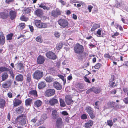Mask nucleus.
<instances>
[{
    "instance_id": "nucleus-27",
    "label": "nucleus",
    "mask_w": 128,
    "mask_h": 128,
    "mask_svg": "<svg viewBox=\"0 0 128 128\" xmlns=\"http://www.w3.org/2000/svg\"><path fill=\"white\" fill-rule=\"evenodd\" d=\"M100 24L95 23L94 24L91 29L90 30L91 32H93L96 29L100 27Z\"/></svg>"
},
{
    "instance_id": "nucleus-18",
    "label": "nucleus",
    "mask_w": 128,
    "mask_h": 128,
    "mask_svg": "<svg viewBox=\"0 0 128 128\" xmlns=\"http://www.w3.org/2000/svg\"><path fill=\"white\" fill-rule=\"evenodd\" d=\"M20 99L15 98L14 99V101L13 102V106L14 107H16L19 105L22 102V101L20 100Z\"/></svg>"
},
{
    "instance_id": "nucleus-16",
    "label": "nucleus",
    "mask_w": 128,
    "mask_h": 128,
    "mask_svg": "<svg viewBox=\"0 0 128 128\" xmlns=\"http://www.w3.org/2000/svg\"><path fill=\"white\" fill-rule=\"evenodd\" d=\"M29 94L30 95L29 96H30L32 98V96H33L35 98H36L38 96V95L36 90H30L29 92Z\"/></svg>"
},
{
    "instance_id": "nucleus-46",
    "label": "nucleus",
    "mask_w": 128,
    "mask_h": 128,
    "mask_svg": "<svg viewBox=\"0 0 128 128\" xmlns=\"http://www.w3.org/2000/svg\"><path fill=\"white\" fill-rule=\"evenodd\" d=\"M13 35L12 33H10L8 34L6 36V38L7 40H10L12 39V38Z\"/></svg>"
},
{
    "instance_id": "nucleus-17",
    "label": "nucleus",
    "mask_w": 128,
    "mask_h": 128,
    "mask_svg": "<svg viewBox=\"0 0 128 128\" xmlns=\"http://www.w3.org/2000/svg\"><path fill=\"white\" fill-rule=\"evenodd\" d=\"M24 110V108L23 106H20L16 109L15 111L17 114H22Z\"/></svg>"
},
{
    "instance_id": "nucleus-33",
    "label": "nucleus",
    "mask_w": 128,
    "mask_h": 128,
    "mask_svg": "<svg viewBox=\"0 0 128 128\" xmlns=\"http://www.w3.org/2000/svg\"><path fill=\"white\" fill-rule=\"evenodd\" d=\"M8 77V74L7 72H4L2 76V81H4L7 79Z\"/></svg>"
},
{
    "instance_id": "nucleus-9",
    "label": "nucleus",
    "mask_w": 128,
    "mask_h": 128,
    "mask_svg": "<svg viewBox=\"0 0 128 128\" xmlns=\"http://www.w3.org/2000/svg\"><path fill=\"white\" fill-rule=\"evenodd\" d=\"M58 98L56 96H54L49 101V104L52 106H53L57 104L58 102Z\"/></svg>"
},
{
    "instance_id": "nucleus-25",
    "label": "nucleus",
    "mask_w": 128,
    "mask_h": 128,
    "mask_svg": "<svg viewBox=\"0 0 128 128\" xmlns=\"http://www.w3.org/2000/svg\"><path fill=\"white\" fill-rule=\"evenodd\" d=\"M42 103V102L40 100H37L34 102V106L38 108L41 106Z\"/></svg>"
},
{
    "instance_id": "nucleus-59",
    "label": "nucleus",
    "mask_w": 128,
    "mask_h": 128,
    "mask_svg": "<svg viewBox=\"0 0 128 128\" xmlns=\"http://www.w3.org/2000/svg\"><path fill=\"white\" fill-rule=\"evenodd\" d=\"M98 101H96L95 102V105L96 106H94V108L96 109H99V108L98 107L99 106L98 103L99 102Z\"/></svg>"
},
{
    "instance_id": "nucleus-5",
    "label": "nucleus",
    "mask_w": 128,
    "mask_h": 128,
    "mask_svg": "<svg viewBox=\"0 0 128 128\" xmlns=\"http://www.w3.org/2000/svg\"><path fill=\"white\" fill-rule=\"evenodd\" d=\"M34 23L36 26L39 28H45L47 26V24L45 23L41 22L40 20H34Z\"/></svg>"
},
{
    "instance_id": "nucleus-12",
    "label": "nucleus",
    "mask_w": 128,
    "mask_h": 128,
    "mask_svg": "<svg viewBox=\"0 0 128 128\" xmlns=\"http://www.w3.org/2000/svg\"><path fill=\"white\" fill-rule=\"evenodd\" d=\"M65 101L66 104L70 105L73 102L72 97L68 95H66L65 97Z\"/></svg>"
},
{
    "instance_id": "nucleus-19",
    "label": "nucleus",
    "mask_w": 128,
    "mask_h": 128,
    "mask_svg": "<svg viewBox=\"0 0 128 128\" xmlns=\"http://www.w3.org/2000/svg\"><path fill=\"white\" fill-rule=\"evenodd\" d=\"M46 82L44 81H40L38 84V86L39 89H42L45 88L46 86Z\"/></svg>"
},
{
    "instance_id": "nucleus-41",
    "label": "nucleus",
    "mask_w": 128,
    "mask_h": 128,
    "mask_svg": "<svg viewBox=\"0 0 128 128\" xmlns=\"http://www.w3.org/2000/svg\"><path fill=\"white\" fill-rule=\"evenodd\" d=\"M93 91L96 94H98L100 92V90L99 88H97L92 87Z\"/></svg>"
},
{
    "instance_id": "nucleus-50",
    "label": "nucleus",
    "mask_w": 128,
    "mask_h": 128,
    "mask_svg": "<svg viewBox=\"0 0 128 128\" xmlns=\"http://www.w3.org/2000/svg\"><path fill=\"white\" fill-rule=\"evenodd\" d=\"M122 3L121 2H119L118 1H116L115 6L116 7L118 8L120 6L122 5Z\"/></svg>"
},
{
    "instance_id": "nucleus-30",
    "label": "nucleus",
    "mask_w": 128,
    "mask_h": 128,
    "mask_svg": "<svg viewBox=\"0 0 128 128\" xmlns=\"http://www.w3.org/2000/svg\"><path fill=\"white\" fill-rule=\"evenodd\" d=\"M47 118V116L46 114H43L41 116L40 119V122H43Z\"/></svg>"
},
{
    "instance_id": "nucleus-64",
    "label": "nucleus",
    "mask_w": 128,
    "mask_h": 128,
    "mask_svg": "<svg viewBox=\"0 0 128 128\" xmlns=\"http://www.w3.org/2000/svg\"><path fill=\"white\" fill-rule=\"evenodd\" d=\"M124 102L126 104H128V97H127L124 98Z\"/></svg>"
},
{
    "instance_id": "nucleus-28",
    "label": "nucleus",
    "mask_w": 128,
    "mask_h": 128,
    "mask_svg": "<svg viewBox=\"0 0 128 128\" xmlns=\"http://www.w3.org/2000/svg\"><path fill=\"white\" fill-rule=\"evenodd\" d=\"M32 102V100L30 98H28L25 100V105L26 106H30Z\"/></svg>"
},
{
    "instance_id": "nucleus-14",
    "label": "nucleus",
    "mask_w": 128,
    "mask_h": 128,
    "mask_svg": "<svg viewBox=\"0 0 128 128\" xmlns=\"http://www.w3.org/2000/svg\"><path fill=\"white\" fill-rule=\"evenodd\" d=\"M63 122L62 119L60 117L58 118L56 121V125L58 128H60L62 126Z\"/></svg>"
},
{
    "instance_id": "nucleus-4",
    "label": "nucleus",
    "mask_w": 128,
    "mask_h": 128,
    "mask_svg": "<svg viewBox=\"0 0 128 128\" xmlns=\"http://www.w3.org/2000/svg\"><path fill=\"white\" fill-rule=\"evenodd\" d=\"M58 24L62 28H68V23L66 20L64 19L61 18L58 21Z\"/></svg>"
},
{
    "instance_id": "nucleus-44",
    "label": "nucleus",
    "mask_w": 128,
    "mask_h": 128,
    "mask_svg": "<svg viewBox=\"0 0 128 128\" xmlns=\"http://www.w3.org/2000/svg\"><path fill=\"white\" fill-rule=\"evenodd\" d=\"M63 44L62 43L60 42L56 46V48L57 50H59L62 47Z\"/></svg>"
},
{
    "instance_id": "nucleus-49",
    "label": "nucleus",
    "mask_w": 128,
    "mask_h": 128,
    "mask_svg": "<svg viewBox=\"0 0 128 128\" xmlns=\"http://www.w3.org/2000/svg\"><path fill=\"white\" fill-rule=\"evenodd\" d=\"M19 26L21 29L22 30L25 28L26 26L25 24L24 23H21L20 24Z\"/></svg>"
},
{
    "instance_id": "nucleus-26",
    "label": "nucleus",
    "mask_w": 128,
    "mask_h": 128,
    "mask_svg": "<svg viewBox=\"0 0 128 128\" xmlns=\"http://www.w3.org/2000/svg\"><path fill=\"white\" fill-rule=\"evenodd\" d=\"M32 74L31 73H28L26 76V82L27 83H30L32 82Z\"/></svg>"
},
{
    "instance_id": "nucleus-20",
    "label": "nucleus",
    "mask_w": 128,
    "mask_h": 128,
    "mask_svg": "<svg viewBox=\"0 0 128 128\" xmlns=\"http://www.w3.org/2000/svg\"><path fill=\"white\" fill-rule=\"evenodd\" d=\"M94 122L92 120H89L87 122L85 123L84 126L86 128H90L93 124Z\"/></svg>"
},
{
    "instance_id": "nucleus-35",
    "label": "nucleus",
    "mask_w": 128,
    "mask_h": 128,
    "mask_svg": "<svg viewBox=\"0 0 128 128\" xmlns=\"http://www.w3.org/2000/svg\"><path fill=\"white\" fill-rule=\"evenodd\" d=\"M6 104V102L5 100L3 99H1L0 100V108H4V107Z\"/></svg>"
},
{
    "instance_id": "nucleus-55",
    "label": "nucleus",
    "mask_w": 128,
    "mask_h": 128,
    "mask_svg": "<svg viewBox=\"0 0 128 128\" xmlns=\"http://www.w3.org/2000/svg\"><path fill=\"white\" fill-rule=\"evenodd\" d=\"M24 10L26 14H28L30 12L31 10L29 8H24Z\"/></svg>"
},
{
    "instance_id": "nucleus-62",
    "label": "nucleus",
    "mask_w": 128,
    "mask_h": 128,
    "mask_svg": "<svg viewBox=\"0 0 128 128\" xmlns=\"http://www.w3.org/2000/svg\"><path fill=\"white\" fill-rule=\"evenodd\" d=\"M93 6L91 5H90L88 6V9L89 12H91L92 9L93 8Z\"/></svg>"
},
{
    "instance_id": "nucleus-42",
    "label": "nucleus",
    "mask_w": 128,
    "mask_h": 128,
    "mask_svg": "<svg viewBox=\"0 0 128 128\" xmlns=\"http://www.w3.org/2000/svg\"><path fill=\"white\" fill-rule=\"evenodd\" d=\"M20 19L21 20L25 22H26L28 20V18L25 16L24 15H22L20 17Z\"/></svg>"
},
{
    "instance_id": "nucleus-8",
    "label": "nucleus",
    "mask_w": 128,
    "mask_h": 128,
    "mask_svg": "<svg viewBox=\"0 0 128 128\" xmlns=\"http://www.w3.org/2000/svg\"><path fill=\"white\" fill-rule=\"evenodd\" d=\"M17 14V13L16 11L11 10L9 12L10 18L12 20H14L16 17Z\"/></svg>"
},
{
    "instance_id": "nucleus-24",
    "label": "nucleus",
    "mask_w": 128,
    "mask_h": 128,
    "mask_svg": "<svg viewBox=\"0 0 128 128\" xmlns=\"http://www.w3.org/2000/svg\"><path fill=\"white\" fill-rule=\"evenodd\" d=\"M8 13L5 12H0V18L3 19H6L8 17Z\"/></svg>"
},
{
    "instance_id": "nucleus-1",
    "label": "nucleus",
    "mask_w": 128,
    "mask_h": 128,
    "mask_svg": "<svg viewBox=\"0 0 128 128\" xmlns=\"http://www.w3.org/2000/svg\"><path fill=\"white\" fill-rule=\"evenodd\" d=\"M27 116L26 114H22L18 116L15 119L16 122L20 126H24L26 124Z\"/></svg>"
},
{
    "instance_id": "nucleus-11",
    "label": "nucleus",
    "mask_w": 128,
    "mask_h": 128,
    "mask_svg": "<svg viewBox=\"0 0 128 128\" xmlns=\"http://www.w3.org/2000/svg\"><path fill=\"white\" fill-rule=\"evenodd\" d=\"M45 60L44 57L41 55H40L38 57L36 62L38 64H43Z\"/></svg>"
},
{
    "instance_id": "nucleus-53",
    "label": "nucleus",
    "mask_w": 128,
    "mask_h": 128,
    "mask_svg": "<svg viewBox=\"0 0 128 128\" xmlns=\"http://www.w3.org/2000/svg\"><path fill=\"white\" fill-rule=\"evenodd\" d=\"M102 30V28L98 29L96 33L98 35L97 36L98 37H100L101 35V32Z\"/></svg>"
},
{
    "instance_id": "nucleus-36",
    "label": "nucleus",
    "mask_w": 128,
    "mask_h": 128,
    "mask_svg": "<svg viewBox=\"0 0 128 128\" xmlns=\"http://www.w3.org/2000/svg\"><path fill=\"white\" fill-rule=\"evenodd\" d=\"M17 68L19 70L24 69V67L23 64L21 63V62H20L18 64Z\"/></svg>"
},
{
    "instance_id": "nucleus-40",
    "label": "nucleus",
    "mask_w": 128,
    "mask_h": 128,
    "mask_svg": "<svg viewBox=\"0 0 128 128\" xmlns=\"http://www.w3.org/2000/svg\"><path fill=\"white\" fill-rule=\"evenodd\" d=\"M57 76L62 80L64 82V85L66 83V79L64 78V76L60 74H58Z\"/></svg>"
},
{
    "instance_id": "nucleus-51",
    "label": "nucleus",
    "mask_w": 128,
    "mask_h": 128,
    "mask_svg": "<svg viewBox=\"0 0 128 128\" xmlns=\"http://www.w3.org/2000/svg\"><path fill=\"white\" fill-rule=\"evenodd\" d=\"M80 118L82 120H85L87 118V116L86 114H84L81 115Z\"/></svg>"
},
{
    "instance_id": "nucleus-23",
    "label": "nucleus",
    "mask_w": 128,
    "mask_h": 128,
    "mask_svg": "<svg viewBox=\"0 0 128 128\" xmlns=\"http://www.w3.org/2000/svg\"><path fill=\"white\" fill-rule=\"evenodd\" d=\"M15 80L16 81L18 82H22L24 80L23 76L21 74L17 75L16 77Z\"/></svg>"
},
{
    "instance_id": "nucleus-43",
    "label": "nucleus",
    "mask_w": 128,
    "mask_h": 128,
    "mask_svg": "<svg viewBox=\"0 0 128 128\" xmlns=\"http://www.w3.org/2000/svg\"><path fill=\"white\" fill-rule=\"evenodd\" d=\"M60 106L62 107H64L66 106V104L64 100L62 99L60 100Z\"/></svg>"
},
{
    "instance_id": "nucleus-52",
    "label": "nucleus",
    "mask_w": 128,
    "mask_h": 128,
    "mask_svg": "<svg viewBox=\"0 0 128 128\" xmlns=\"http://www.w3.org/2000/svg\"><path fill=\"white\" fill-rule=\"evenodd\" d=\"M107 123L108 125L110 126H112L114 124L113 122H112V120H108L107 121Z\"/></svg>"
},
{
    "instance_id": "nucleus-48",
    "label": "nucleus",
    "mask_w": 128,
    "mask_h": 128,
    "mask_svg": "<svg viewBox=\"0 0 128 128\" xmlns=\"http://www.w3.org/2000/svg\"><path fill=\"white\" fill-rule=\"evenodd\" d=\"M101 66V64L98 63L94 66V68L96 69H98L100 68Z\"/></svg>"
},
{
    "instance_id": "nucleus-2",
    "label": "nucleus",
    "mask_w": 128,
    "mask_h": 128,
    "mask_svg": "<svg viewBox=\"0 0 128 128\" xmlns=\"http://www.w3.org/2000/svg\"><path fill=\"white\" fill-rule=\"evenodd\" d=\"M74 50L75 53L79 55H80L84 53V48L82 45L77 43L74 46Z\"/></svg>"
},
{
    "instance_id": "nucleus-47",
    "label": "nucleus",
    "mask_w": 128,
    "mask_h": 128,
    "mask_svg": "<svg viewBox=\"0 0 128 128\" xmlns=\"http://www.w3.org/2000/svg\"><path fill=\"white\" fill-rule=\"evenodd\" d=\"M114 102H109L107 103V104L108 107L109 108H112L114 107Z\"/></svg>"
},
{
    "instance_id": "nucleus-32",
    "label": "nucleus",
    "mask_w": 128,
    "mask_h": 128,
    "mask_svg": "<svg viewBox=\"0 0 128 128\" xmlns=\"http://www.w3.org/2000/svg\"><path fill=\"white\" fill-rule=\"evenodd\" d=\"M85 110L88 114L92 112H94L93 109L90 106H88L86 107Z\"/></svg>"
},
{
    "instance_id": "nucleus-31",
    "label": "nucleus",
    "mask_w": 128,
    "mask_h": 128,
    "mask_svg": "<svg viewBox=\"0 0 128 128\" xmlns=\"http://www.w3.org/2000/svg\"><path fill=\"white\" fill-rule=\"evenodd\" d=\"M45 80L47 82H51L54 81V78L51 76H48L45 78Z\"/></svg>"
},
{
    "instance_id": "nucleus-13",
    "label": "nucleus",
    "mask_w": 128,
    "mask_h": 128,
    "mask_svg": "<svg viewBox=\"0 0 128 128\" xmlns=\"http://www.w3.org/2000/svg\"><path fill=\"white\" fill-rule=\"evenodd\" d=\"M61 13L60 10L56 9V10H53L52 12V15L54 17H56L60 15Z\"/></svg>"
},
{
    "instance_id": "nucleus-29",
    "label": "nucleus",
    "mask_w": 128,
    "mask_h": 128,
    "mask_svg": "<svg viewBox=\"0 0 128 128\" xmlns=\"http://www.w3.org/2000/svg\"><path fill=\"white\" fill-rule=\"evenodd\" d=\"M57 111L54 109L52 112V118L54 120H55L57 117Z\"/></svg>"
},
{
    "instance_id": "nucleus-21",
    "label": "nucleus",
    "mask_w": 128,
    "mask_h": 128,
    "mask_svg": "<svg viewBox=\"0 0 128 128\" xmlns=\"http://www.w3.org/2000/svg\"><path fill=\"white\" fill-rule=\"evenodd\" d=\"M35 14L38 17H41L43 14V11L40 9L36 10L35 12Z\"/></svg>"
},
{
    "instance_id": "nucleus-6",
    "label": "nucleus",
    "mask_w": 128,
    "mask_h": 128,
    "mask_svg": "<svg viewBox=\"0 0 128 128\" xmlns=\"http://www.w3.org/2000/svg\"><path fill=\"white\" fill-rule=\"evenodd\" d=\"M46 55L48 58L52 60L56 59L57 56L52 51H49L46 53Z\"/></svg>"
},
{
    "instance_id": "nucleus-39",
    "label": "nucleus",
    "mask_w": 128,
    "mask_h": 128,
    "mask_svg": "<svg viewBox=\"0 0 128 128\" xmlns=\"http://www.w3.org/2000/svg\"><path fill=\"white\" fill-rule=\"evenodd\" d=\"M43 4L42 3H41L40 4L39 6V7L40 8H42L44 10H50V8L46 7L44 6H42V5Z\"/></svg>"
},
{
    "instance_id": "nucleus-37",
    "label": "nucleus",
    "mask_w": 128,
    "mask_h": 128,
    "mask_svg": "<svg viewBox=\"0 0 128 128\" xmlns=\"http://www.w3.org/2000/svg\"><path fill=\"white\" fill-rule=\"evenodd\" d=\"M35 40L37 42L40 43L42 42L43 41V40L42 38V36L41 35L37 36Z\"/></svg>"
},
{
    "instance_id": "nucleus-10",
    "label": "nucleus",
    "mask_w": 128,
    "mask_h": 128,
    "mask_svg": "<svg viewBox=\"0 0 128 128\" xmlns=\"http://www.w3.org/2000/svg\"><path fill=\"white\" fill-rule=\"evenodd\" d=\"M12 83V80L11 79H9L2 84V87L5 88H8L11 86Z\"/></svg>"
},
{
    "instance_id": "nucleus-60",
    "label": "nucleus",
    "mask_w": 128,
    "mask_h": 128,
    "mask_svg": "<svg viewBox=\"0 0 128 128\" xmlns=\"http://www.w3.org/2000/svg\"><path fill=\"white\" fill-rule=\"evenodd\" d=\"M123 90L124 92L125 93H128V87H126L123 88Z\"/></svg>"
},
{
    "instance_id": "nucleus-63",
    "label": "nucleus",
    "mask_w": 128,
    "mask_h": 128,
    "mask_svg": "<svg viewBox=\"0 0 128 128\" xmlns=\"http://www.w3.org/2000/svg\"><path fill=\"white\" fill-rule=\"evenodd\" d=\"M93 88L92 87V88H90V89L86 91V93L87 94H88L89 93L93 91Z\"/></svg>"
},
{
    "instance_id": "nucleus-7",
    "label": "nucleus",
    "mask_w": 128,
    "mask_h": 128,
    "mask_svg": "<svg viewBox=\"0 0 128 128\" xmlns=\"http://www.w3.org/2000/svg\"><path fill=\"white\" fill-rule=\"evenodd\" d=\"M55 90L54 89H48L45 93V96L47 97H50L54 95Z\"/></svg>"
},
{
    "instance_id": "nucleus-57",
    "label": "nucleus",
    "mask_w": 128,
    "mask_h": 128,
    "mask_svg": "<svg viewBox=\"0 0 128 128\" xmlns=\"http://www.w3.org/2000/svg\"><path fill=\"white\" fill-rule=\"evenodd\" d=\"M110 86L111 87L114 88L115 86H117L116 84H115L114 82H112L110 84Z\"/></svg>"
},
{
    "instance_id": "nucleus-34",
    "label": "nucleus",
    "mask_w": 128,
    "mask_h": 128,
    "mask_svg": "<svg viewBox=\"0 0 128 128\" xmlns=\"http://www.w3.org/2000/svg\"><path fill=\"white\" fill-rule=\"evenodd\" d=\"M10 70L9 68L4 66H1L0 67V72H8Z\"/></svg>"
},
{
    "instance_id": "nucleus-3",
    "label": "nucleus",
    "mask_w": 128,
    "mask_h": 128,
    "mask_svg": "<svg viewBox=\"0 0 128 128\" xmlns=\"http://www.w3.org/2000/svg\"><path fill=\"white\" fill-rule=\"evenodd\" d=\"M33 76L34 79L39 80L43 76L44 72L42 71L39 70H37L34 72Z\"/></svg>"
},
{
    "instance_id": "nucleus-58",
    "label": "nucleus",
    "mask_w": 128,
    "mask_h": 128,
    "mask_svg": "<svg viewBox=\"0 0 128 128\" xmlns=\"http://www.w3.org/2000/svg\"><path fill=\"white\" fill-rule=\"evenodd\" d=\"M120 34V33L118 32H116L114 33L112 36V38H115V36H117Z\"/></svg>"
},
{
    "instance_id": "nucleus-45",
    "label": "nucleus",
    "mask_w": 128,
    "mask_h": 128,
    "mask_svg": "<svg viewBox=\"0 0 128 128\" xmlns=\"http://www.w3.org/2000/svg\"><path fill=\"white\" fill-rule=\"evenodd\" d=\"M87 56V54L86 52H84L83 55H80V57L79 59L81 60H83L84 59V57H86Z\"/></svg>"
},
{
    "instance_id": "nucleus-56",
    "label": "nucleus",
    "mask_w": 128,
    "mask_h": 128,
    "mask_svg": "<svg viewBox=\"0 0 128 128\" xmlns=\"http://www.w3.org/2000/svg\"><path fill=\"white\" fill-rule=\"evenodd\" d=\"M37 117L36 116L34 118L31 120L30 122L32 123H35L37 120Z\"/></svg>"
},
{
    "instance_id": "nucleus-22",
    "label": "nucleus",
    "mask_w": 128,
    "mask_h": 128,
    "mask_svg": "<svg viewBox=\"0 0 128 128\" xmlns=\"http://www.w3.org/2000/svg\"><path fill=\"white\" fill-rule=\"evenodd\" d=\"M5 37L3 32H0V43L3 45L5 42Z\"/></svg>"
},
{
    "instance_id": "nucleus-54",
    "label": "nucleus",
    "mask_w": 128,
    "mask_h": 128,
    "mask_svg": "<svg viewBox=\"0 0 128 128\" xmlns=\"http://www.w3.org/2000/svg\"><path fill=\"white\" fill-rule=\"evenodd\" d=\"M90 118L92 119L94 118L95 117V115L94 112H92L89 114H88Z\"/></svg>"
},
{
    "instance_id": "nucleus-38",
    "label": "nucleus",
    "mask_w": 128,
    "mask_h": 128,
    "mask_svg": "<svg viewBox=\"0 0 128 128\" xmlns=\"http://www.w3.org/2000/svg\"><path fill=\"white\" fill-rule=\"evenodd\" d=\"M104 56L105 58H109L112 60H113V57L110 56L109 53L105 54H104Z\"/></svg>"
},
{
    "instance_id": "nucleus-61",
    "label": "nucleus",
    "mask_w": 128,
    "mask_h": 128,
    "mask_svg": "<svg viewBox=\"0 0 128 128\" xmlns=\"http://www.w3.org/2000/svg\"><path fill=\"white\" fill-rule=\"evenodd\" d=\"M62 114L64 116H67L68 114L66 111H64L62 112Z\"/></svg>"
},
{
    "instance_id": "nucleus-15",
    "label": "nucleus",
    "mask_w": 128,
    "mask_h": 128,
    "mask_svg": "<svg viewBox=\"0 0 128 128\" xmlns=\"http://www.w3.org/2000/svg\"><path fill=\"white\" fill-rule=\"evenodd\" d=\"M53 86L55 88L58 90H60L62 88V85L57 81L54 82Z\"/></svg>"
}]
</instances>
